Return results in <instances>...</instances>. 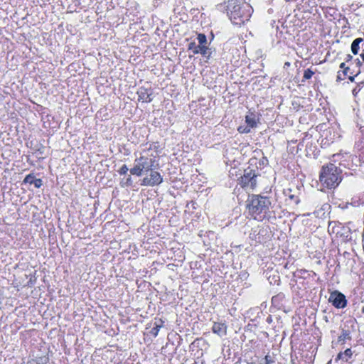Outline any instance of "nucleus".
<instances>
[{
	"label": "nucleus",
	"instance_id": "7ed1b4c3",
	"mask_svg": "<svg viewBox=\"0 0 364 364\" xmlns=\"http://www.w3.org/2000/svg\"><path fill=\"white\" fill-rule=\"evenodd\" d=\"M271 204L269 198L260 195H252L248 200L247 208L249 213L255 219H257L261 213H266L269 211Z\"/></svg>",
	"mask_w": 364,
	"mask_h": 364
},
{
	"label": "nucleus",
	"instance_id": "cd10ccee",
	"mask_svg": "<svg viewBox=\"0 0 364 364\" xmlns=\"http://www.w3.org/2000/svg\"><path fill=\"white\" fill-rule=\"evenodd\" d=\"M340 68H343V69H345L346 67V65H345V63H342L341 65H340Z\"/></svg>",
	"mask_w": 364,
	"mask_h": 364
},
{
	"label": "nucleus",
	"instance_id": "bb28decb",
	"mask_svg": "<svg viewBox=\"0 0 364 364\" xmlns=\"http://www.w3.org/2000/svg\"><path fill=\"white\" fill-rule=\"evenodd\" d=\"M348 70H349V68H348V67H346V68L343 70V75H347V73H348Z\"/></svg>",
	"mask_w": 364,
	"mask_h": 364
},
{
	"label": "nucleus",
	"instance_id": "ddd939ff",
	"mask_svg": "<svg viewBox=\"0 0 364 364\" xmlns=\"http://www.w3.org/2000/svg\"><path fill=\"white\" fill-rule=\"evenodd\" d=\"M245 121L246 123L247 124V126L250 128H253L257 126L255 115L252 113L246 116Z\"/></svg>",
	"mask_w": 364,
	"mask_h": 364
},
{
	"label": "nucleus",
	"instance_id": "a878e982",
	"mask_svg": "<svg viewBox=\"0 0 364 364\" xmlns=\"http://www.w3.org/2000/svg\"><path fill=\"white\" fill-rule=\"evenodd\" d=\"M343 80V78L341 77V74L340 73H338V75H337V80L340 81V80Z\"/></svg>",
	"mask_w": 364,
	"mask_h": 364
},
{
	"label": "nucleus",
	"instance_id": "f8f14e48",
	"mask_svg": "<svg viewBox=\"0 0 364 364\" xmlns=\"http://www.w3.org/2000/svg\"><path fill=\"white\" fill-rule=\"evenodd\" d=\"M291 189L287 188L284 191V195L294 203L298 204L300 201L299 197L294 194H293Z\"/></svg>",
	"mask_w": 364,
	"mask_h": 364
},
{
	"label": "nucleus",
	"instance_id": "473e14b6",
	"mask_svg": "<svg viewBox=\"0 0 364 364\" xmlns=\"http://www.w3.org/2000/svg\"><path fill=\"white\" fill-rule=\"evenodd\" d=\"M285 65H286L287 66H289L290 64H289V63H285Z\"/></svg>",
	"mask_w": 364,
	"mask_h": 364
},
{
	"label": "nucleus",
	"instance_id": "2eb2a0df",
	"mask_svg": "<svg viewBox=\"0 0 364 364\" xmlns=\"http://www.w3.org/2000/svg\"><path fill=\"white\" fill-rule=\"evenodd\" d=\"M197 39L198 41L199 45L205 46L207 43V38L205 34L199 33L198 35Z\"/></svg>",
	"mask_w": 364,
	"mask_h": 364
},
{
	"label": "nucleus",
	"instance_id": "20e7f679",
	"mask_svg": "<svg viewBox=\"0 0 364 364\" xmlns=\"http://www.w3.org/2000/svg\"><path fill=\"white\" fill-rule=\"evenodd\" d=\"M341 171L334 164L323 166L320 173V181L328 188L336 187L341 181Z\"/></svg>",
	"mask_w": 364,
	"mask_h": 364
},
{
	"label": "nucleus",
	"instance_id": "aec40b11",
	"mask_svg": "<svg viewBox=\"0 0 364 364\" xmlns=\"http://www.w3.org/2000/svg\"><path fill=\"white\" fill-rule=\"evenodd\" d=\"M160 326L159 325H156L155 327H154L151 331V333L154 336H156L158 335V333L159 331V328H160Z\"/></svg>",
	"mask_w": 364,
	"mask_h": 364
},
{
	"label": "nucleus",
	"instance_id": "f257e3e1",
	"mask_svg": "<svg viewBox=\"0 0 364 364\" xmlns=\"http://www.w3.org/2000/svg\"><path fill=\"white\" fill-rule=\"evenodd\" d=\"M227 14L232 23L238 26L248 21L252 13V8L238 0H229L226 6Z\"/></svg>",
	"mask_w": 364,
	"mask_h": 364
},
{
	"label": "nucleus",
	"instance_id": "5701e85b",
	"mask_svg": "<svg viewBox=\"0 0 364 364\" xmlns=\"http://www.w3.org/2000/svg\"><path fill=\"white\" fill-rule=\"evenodd\" d=\"M265 363L264 364H272L273 361L269 359V357L268 355H266L264 358Z\"/></svg>",
	"mask_w": 364,
	"mask_h": 364
},
{
	"label": "nucleus",
	"instance_id": "4be33fe9",
	"mask_svg": "<svg viewBox=\"0 0 364 364\" xmlns=\"http://www.w3.org/2000/svg\"><path fill=\"white\" fill-rule=\"evenodd\" d=\"M343 355L348 357V358H350L353 353L350 348H347L343 353Z\"/></svg>",
	"mask_w": 364,
	"mask_h": 364
},
{
	"label": "nucleus",
	"instance_id": "72a5a7b5",
	"mask_svg": "<svg viewBox=\"0 0 364 364\" xmlns=\"http://www.w3.org/2000/svg\"><path fill=\"white\" fill-rule=\"evenodd\" d=\"M363 312H364V307L363 308Z\"/></svg>",
	"mask_w": 364,
	"mask_h": 364
},
{
	"label": "nucleus",
	"instance_id": "6ab92c4d",
	"mask_svg": "<svg viewBox=\"0 0 364 364\" xmlns=\"http://www.w3.org/2000/svg\"><path fill=\"white\" fill-rule=\"evenodd\" d=\"M238 131L240 133H249L250 132V127H249L248 126L245 127H239Z\"/></svg>",
	"mask_w": 364,
	"mask_h": 364
},
{
	"label": "nucleus",
	"instance_id": "1a4fd4ad",
	"mask_svg": "<svg viewBox=\"0 0 364 364\" xmlns=\"http://www.w3.org/2000/svg\"><path fill=\"white\" fill-rule=\"evenodd\" d=\"M137 95L139 100H141L143 102H150L152 100L151 98L152 92L145 87H140L137 92Z\"/></svg>",
	"mask_w": 364,
	"mask_h": 364
},
{
	"label": "nucleus",
	"instance_id": "9d476101",
	"mask_svg": "<svg viewBox=\"0 0 364 364\" xmlns=\"http://www.w3.org/2000/svg\"><path fill=\"white\" fill-rule=\"evenodd\" d=\"M212 331L214 333L223 336L227 333V326L222 322H215L212 327Z\"/></svg>",
	"mask_w": 364,
	"mask_h": 364
},
{
	"label": "nucleus",
	"instance_id": "393cba45",
	"mask_svg": "<svg viewBox=\"0 0 364 364\" xmlns=\"http://www.w3.org/2000/svg\"><path fill=\"white\" fill-rule=\"evenodd\" d=\"M336 359H344L343 358V353L342 352H340L338 355H337V358Z\"/></svg>",
	"mask_w": 364,
	"mask_h": 364
},
{
	"label": "nucleus",
	"instance_id": "dca6fc26",
	"mask_svg": "<svg viewBox=\"0 0 364 364\" xmlns=\"http://www.w3.org/2000/svg\"><path fill=\"white\" fill-rule=\"evenodd\" d=\"M36 179L35 176L32 174H28L27 175L24 180H23V182L26 183H30V184H32L33 183V181Z\"/></svg>",
	"mask_w": 364,
	"mask_h": 364
},
{
	"label": "nucleus",
	"instance_id": "412c9836",
	"mask_svg": "<svg viewBox=\"0 0 364 364\" xmlns=\"http://www.w3.org/2000/svg\"><path fill=\"white\" fill-rule=\"evenodd\" d=\"M32 184H33L36 188H40L42 186V180L40 178H36L33 181Z\"/></svg>",
	"mask_w": 364,
	"mask_h": 364
},
{
	"label": "nucleus",
	"instance_id": "b1692460",
	"mask_svg": "<svg viewBox=\"0 0 364 364\" xmlns=\"http://www.w3.org/2000/svg\"><path fill=\"white\" fill-rule=\"evenodd\" d=\"M132 177H131V176L129 175V176H128L127 179L126 184H127V186H130V185L132 184Z\"/></svg>",
	"mask_w": 364,
	"mask_h": 364
},
{
	"label": "nucleus",
	"instance_id": "2f4dec72",
	"mask_svg": "<svg viewBox=\"0 0 364 364\" xmlns=\"http://www.w3.org/2000/svg\"><path fill=\"white\" fill-rule=\"evenodd\" d=\"M356 61H357V64L360 66L361 65V63L359 60V59H356Z\"/></svg>",
	"mask_w": 364,
	"mask_h": 364
},
{
	"label": "nucleus",
	"instance_id": "423d86ee",
	"mask_svg": "<svg viewBox=\"0 0 364 364\" xmlns=\"http://www.w3.org/2000/svg\"><path fill=\"white\" fill-rule=\"evenodd\" d=\"M149 176L144 177L142 179L141 185L146 186H155L161 184L163 181L161 174L156 171H150Z\"/></svg>",
	"mask_w": 364,
	"mask_h": 364
},
{
	"label": "nucleus",
	"instance_id": "9b49d317",
	"mask_svg": "<svg viewBox=\"0 0 364 364\" xmlns=\"http://www.w3.org/2000/svg\"><path fill=\"white\" fill-rule=\"evenodd\" d=\"M364 46V40L362 38H358L354 40L351 44V51L354 55L358 54L360 48Z\"/></svg>",
	"mask_w": 364,
	"mask_h": 364
},
{
	"label": "nucleus",
	"instance_id": "c85d7f7f",
	"mask_svg": "<svg viewBox=\"0 0 364 364\" xmlns=\"http://www.w3.org/2000/svg\"><path fill=\"white\" fill-rule=\"evenodd\" d=\"M351 59H352V56H351L350 55H349V54H348V55H347L346 60H347V61H349V60H350Z\"/></svg>",
	"mask_w": 364,
	"mask_h": 364
},
{
	"label": "nucleus",
	"instance_id": "c756f323",
	"mask_svg": "<svg viewBox=\"0 0 364 364\" xmlns=\"http://www.w3.org/2000/svg\"><path fill=\"white\" fill-rule=\"evenodd\" d=\"M360 57L362 58L363 60H364V48L363 52L360 54Z\"/></svg>",
	"mask_w": 364,
	"mask_h": 364
},
{
	"label": "nucleus",
	"instance_id": "6e6552de",
	"mask_svg": "<svg viewBox=\"0 0 364 364\" xmlns=\"http://www.w3.org/2000/svg\"><path fill=\"white\" fill-rule=\"evenodd\" d=\"M188 50H192L194 54L200 53L203 56L208 58L210 55V49L206 46H196V43L194 42H191L189 43Z\"/></svg>",
	"mask_w": 364,
	"mask_h": 364
},
{
	"label": "nucleus",
	"instance_id": "f3484780",
	"mask_svg": "<svg viewBox=\"0 0 364 364\" xmlns=\"http://www.w3.org/2000/svg\"><path fill=\"white\" fill-rule=\"evenodd\" d=\"M314 74V71L311 70L310 69H307L304 71V78L305 80H309V79L311 78V77L313 76Z\"/></svg>",
	"mask_w": 364,
	"mask_h": 364
},
{
	"label": "nucleus",
	"instance_id": "0eeeda50",
	"mask_svg": "<svg viewBox=\"0 0 364 364\" xmlns=\"http://www.w3.org/2000/svg\"><path fill=\"white\" fill-rule=\"evenodd\" d=\"M328 301L338 309H343L346 307L347 304V300L344 294L338 291H334L331 293Z\"/></svg>",
	"mask_w": 364,
	"mask_h": 364
},
{
	"label": "nucleus",
	"instance_id": "7c9ffc66",
	"mask_svg": "<svg viewBox=\"0 0 364 364\" xmlns=\"http://www.w3.org/2000/svg\"><path fill=\"white\" fill-rule=\"evenodd\" d=\"M349 80L353 82L354 80V77L353 76H350L349 77Z\"/></svg>",
	"mask_w": 364,
	"mask_h": 364
},
{
	"label": "nucleus",
	"instance_id": "39448f33",
	"mask_svg": "<svg viewBox=\"0 0 364 364\" xmlns=\"http://www.w3.org/2000/svg\"><path fill=\"white\" fill-rule=\"evenodd\" d=\"M257 175L255 171L250 170H245L243 176L240 178L239 183L243 188L254 189L257 185Z\"/></svg>",
	"mask_w": 364,
	"mask_h": 364
},
{
	"label": "nucleus",
	"instance_id": "a211bd4d",
	"mask_svg": "<svg viewBox=\"0 0 364 364\" xmlns=\"http://www.w3.org/2000/svg\"><path fill=\"white\" fill-rule=\"evenodd\" d=\"M129 168L127 165L124 164L119 170V173L120 175H124L127 173Z\"/></svg>",
	"mask_w": 364,
	"mask_h": 364
},
{
	"label": "nucleus",
	"instance_id": "4468645a",
	"mask_svg": "<svg viewBox=\"0 0 364 364\" xmlns=\"http://www.w3.org/2000/svg\"><path fill=\"white\" fill-rule=\"evenodd\" d=\"M351 339V336H350V331H348V330H344L343 329L342 330V333L341 334L338 336V342H344L346 340H350Z\"/></svg>",
	"mask_w": 364,
	"mask_h": 364
},
{
	"label": "nucleus",
	"instance_id": "f03ea898",
	"mask_svg": "<svg viewBox=\"0 0 364 364\" xmlns=\"http://www.w3.org/2000/svg\"><path fill=\"white\" fill-rule=\"evenodd\" d=\"M157 151L144 150L141 156L134 161V166L130 169L132 175L141 176L144 173L154 170L159 167Z\"/></svg>",
	"mask_w": 364,
	"mask_h": 364
}]
</instances>
